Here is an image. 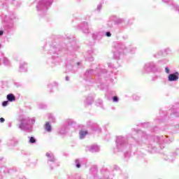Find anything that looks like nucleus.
Returning a JSON list of instances; mask_svg holds the SVG:
<instances>
[{
	"mask_svg": "<svg viewBox=\"0 0 179 179\" xmlns=\"http://www.w3.org/2000/svg\"><path fill=\"white\" fill-rule=\"evenodd\" d=\"M115 143L117 152H122L123 150H125V149H128V148L132 146V144H127L128 138L122 136H116Z\"/></svg>",
	"mask_w": 179,
	"mask_h": 179,
	"instance_id": "20e7f679",
	"label": "nucleus"
},
{
	"mask_svg": "<svg viewBox=\"0 0 179 179\" xmlns=\"http://www.w3.org/2000/svg\"><path fill=\"white\" fill-rule=\"evenodd\" d=\"M80 65V62H76L75 61L68 60L66 64V68H69V66H72V68H78Z\"/></svg>",
	"mask_w": 179,
	"mask_h": 179,
	"instance_id": "f3484780",
	"label": "nucleus"
},
{
	"mask_svg": "<svg viewBox=\"0 0 179 179\" xmlns=\"http://www.w3.org/2000/svg\"><path fill=\"white\" fill-rule=\"evenodd\" d=\"M29 138V143H36V138L34 137L31 136Z\"/></svg>",
	"mask_w": 179,
	"mask_h": 179,
	"instance_id": "473e14b6",
	"label": "nucleus"
},
{
	"mask_svg": "<svg viewBox=\"0 0 179 179\" xmlns=\"http://www.w3.org/2000/svg\"><path fill=\"white\" fill-rule=\"evenodd\" d=\"M147 148L148 152H153V150H155V147H152L151 144L147 145Z\"/></svg>",
	"mask_w": 179,
	"mask_h": 179,
	"instance_id": "c756f323",
	"label": "nucleus"
},
{
	"mask_svg": "<svg viewBox=\"0 0 179 179\" xmlns=\"http://www.w3.org/2000/svg\"><path fill=\"white\" fill-rule=\"evenodd\" d=\"M129 152H126L125 154H124V157H128L129 156Z\"/></svg>",
	"mask_w": 179,
	"mask_h": 179,
	"instance_id": "3c124183",
	"label": "nucleus"
},
{
	"mask_svg": "<svg viewBox=\"0 0 179 179\" xmlns=\"http://www.w3.org/2000/svg\"><path fill=\"white\" fill-rule=\"evenodd\" d=\"M48 119L52 121V122H55V117L52 114H48Z\"/></svg>",
	"mask_w": 179,
	"mask_h": 179,
	"instance_id": "2f4dec72",
	"label": "nucleus"
},
{
	"mask_svg": "<svg viewBox=\"0 0 179 179\" xmlns=\"http://www.w3.org/2000/svg\"><path fill=\"white\" fill-rule=\"evenodd\" d=\"M66 125L63 126L60 129L59 132L61 135H65L69 132V129L72 128V124H73V122L71 120H69L66 122Z\"/></svg>",
	"mask_w": 179,
	"mask_h": 179,
	"instance_id": "1a4fd4ad",
	"label": "nucleus"
},
{
	"mask_svg": "<svg viewBox=\"0 0 179 179\" xmlns=\"http://www.w3.org/2000/svg\"><path fill=\"white\" fill-rule=\"evenodd\" d=\"M5 22L6 25L4 26V29L6 30V31H12V30L15 29V22L6 19Z\"/></svg>",
	"mask_w": 179,
	"mask_h": 179,
	"instance_id": "9b49d317",
	"label": "nucleus"
},
{
	"mask_svg": "<svg viewBox=\"0 0 179 179\" xmlns=\"http://www.w3.org/2000/svg\"><path fill=\"white\" fill-rule=\"evenodd\" d=\"M162 2H164V3H169L170 0H162Z\"/></svg>",
	"mask_w": 179,
	"mask_h": 179,
	"instance_id": "49530a36",
	"label": "nucleus"
},
{
	"mask_svg": "<svg viewBox=\"0 0 179 179\" xmlns=\"http://www.w3.org/2000/svg\"><path fill=\"white\" fill-rule=\"evenodd\" d=\"M108 66L109 68H114V66H113V64H111V63H108Z\"/></svg>",
	"mask_w": 179,
	"mask_h": 179,
	"instance_id": "de8ad7c7",
	"label": "nucleus"
},
{
	"mask_svg": "<svg viewBox=\"0 0 179 179\" xmlns=\"http://www.w3.org/2000/svg\"><path fill=\"white\" fill-rule=\"evenodd\" d=\"M106 37H111V32L110 31L106 32Z\"/></svg>",
	"mask_w": 179,
	"mask_h": 179,
	"instance_id": "a19ab883",
	"label": "nucleus"
},
{
	"mask_svg": "<svg viewBox=\"0 0 179 179\" xmlns=\"http://www.w3.org/2000/svg\"><path fill=\"white\" fill-rule=\"evenodd\" d=\"M88 54L89 56H87L85 57L86 61H89L90 62L94 61V59L93 58V57H92V54H93V50L88 51Z\"/></svg>",
	"mask_w": 179,
	"mask_h": 179,
	"instance_id": "4be33fe9",
	"label": "nucleus"
},
{
	"mask_svg": "<svg viewBox=\"0 0 179 179\" xmlns=\"http://www.w3.org/2000/svg\"><path fill=\"white\" fill-rule=\"evenodd\" d=\"M61 51H66V49L63 48L61 50V45H53L50 50V54H52V59L48 61V63L51 66H57L62 62V59L59 57V54Z\"/></svg>",
	"mask_w": 179,
	"mask_h": 179,
	"instance_id": "7ed1b4c3",
	"label": "nucleus"
},
{
	"mask_svg": "<svg viewBox=\"0 0 179 179\" xmlns=\"http://www.w3.org/2000/svg\"><path fill=\"white\" fill-rule=\"evenodd\" d=\"M20 71L27 72V64L22 62L20 64Z\"/></svg>",
	"mask_w": 179,
	"mask_h": 179,
	"instance_id": "412c9836",
	"label": "nucleus"
},
{
	"mask_svg": "<svg viewBox=\"0 0 179 179\" xmlns=\"http://www.w3.org/2000/svg\"><path fill=\"white\" fill-rule=\"evenodd\" d=\"M14 85H15V86H16L17 87H20V86H21L20 83H15Z\"/></svg>",
	"mask_w": 179,
	"mask_h": 179,
	"instance_id": "a18cd8bd",
	"label": "nucleus"
},
{
	"mask_svg": "<svg viewBox=\"0 0 179 179\" xmlns=\"http://www.w3.org/2000/svg\"><path fill=\"white\" fill-rule=\"evenodd\" d=\"M82 163L81 159H76L75 164L77 169H80V164Z\"/></svg>",
	"mask_w": 179,
	"mask_h": 179,
	"instance_id": "c85d7f7f",
	"label": "nucleus"
},
{
	"mask_svg": "<svg viewBox=\"0 0 179 179\" xmlns=\"http://www.w3.org/2000/svg\"><path fill=\"white\" fill-rule=\"evenodd\" d=\"M8 146H16L17 145V140L13 138L8 142Z\"/></svg>",
	"mask_w": 179,
	"mask_h": 179,
	"instance_id": "393cba45",
	"label": "nucleus"
},
{
	"mask_svg": "<svg viewBox=\"0 0 179 179\" xmlns=\"http://www.w3.org/2000/svg\"><path fill=\"white\" fill-rule=\"evenodd\" d=\"M93 101H94V99H93V97L90 96L85 101V104L87 107V106H91V104L93 103Z\"/></svg>",
	"mask_w": 179,
	"mask_h": 179,
	"instance_id": "5701e85b",
	"label": "nucleus"
},
{
	"mask_svg": "<svg viewBox=\"0 0 179 179\" xmlns=\"http://www.w3.org/2000/svg\"><path fill=\"white\" fill-rule=\"evenodd\" d=\"M95 104L96 107H100L101 108L104 110V106L103 105V100L101 99L96 100Z\"/></svg>",
	"mask_w": 179,
	"mask_h": 179,
	"instance_id": "b1692460",
	"label": "nucleus"
},
{
	"mask_svg": "<svg viewBox=\"0 0 179 179\" xmlns=\"http://www.w3.org/2000/svg\"><path fill=\"white\" fill-rule=\"evenodd\" d=\"M0 36H3V31H0Z\"/></svg>",
	"mask_w": 179,
	"mask_h": 179,
	"instance_id": "5fc2aeb1",
	"label": "nucleus"
},
{
	"mask_svg": "<svg viewBox=\"0 0 179 179\" xmlns=\"http://www.w3.org/2000/svg\"><path fill=\"white\" fill-rule=\"evenodd\" d=\"M96 10H101V4L97 6Z\"/></svg>",
	"mask_w": 179,
	"mask_h": 179,
	"instance_id": "37998d69",
	"label": "nucleus"
},
{
	"mask_svg": "<svg viewBox=\"0 0 179 179\" xmlns=\"http://www.w3.org/2000/svg\"><path fill=\"white\" fill-rule=\"evenodd\" d=\"M112 99H113V101L114 103H118V100H119L118 96H113V97L112 98Z\"/></svg>",
	"mask_w": 179,
	"mask_h": 179,
	"instance_id": "c9c22d12",
	"label": "nucleus"
},
{
	"mask_svg": "<svg viewBox=\"0 0 179 179\" xmlns=\"http://www.w3.org/2000/svg\"><path fill=\"white\" fill-rule=\"evenodd\" d=\"M171 156H177V154H172L171 155L168 156V160H169V162H173V159H171Z\"/></svg>",
	"mask_w": 179,
	"mask_h": 179,
	"instance_id": "f704fd0d",
	"label": "nucleus"
},
{
	"mask_svg": "<svg viewBox=\"0 0 179 179\" xmlns=\"http://www.w3.org/2000/svg\"><path fill=\"white\" fill-rule=\"evenodd\" d=\"M85 76L89 78L91 75H94L96 78H106L107 76V71L106 69H102L100 66L96 68V69H89L87 70L85 73Z\"/></svg>",
	"mask_w": 179,
	"mask_h": 179,
	"instance_id": "423d86ee",
	"label": "nucleus"
},
{
	"mask_svg": "<svg viewBox=\"0 0 179 179\" xmlns=\"http://www.w3.org/2000/svg\"><path fill=\"white\" fill-rule=\"evenodd\" d=\"M165 72L166 73H170V69H169V67L165 68Z\"/></svg>",
	"mask_w": 179,
	"mask_h": 179,
	"instance_id": "c03bdc74",
	"label": "nucleus"
},
{
	"mask_svg": "<svg viewBox=\"0 0 179 179\" xmlns=\"http://www.w3.org/2000/svg\"><path fill=\"white\" fill-rule=\"evenodd\" d=\"M178 78H179L178 72H175L169 75L168 80L169 82H176V80H178Z\"/></svg>",
	"mask_w": 179,
	"mask_h": 179,
	"instance_id": "4468645a",
	"label": "nucleus"
},
{
	"mask_svg": "<svg viewBox=\"0 0 179 179\" xmlns=\"http://www.w3.org/2000/svg\"><path fill=\"white\" fill-rule=\"evenodd\" d=\"M9 102L8 101H3V103H2V106H3V107H6V106H8V103Z\"/></svg>",
	"mask_w": 179,
	"mask_h": 179,
	"instance_id": "58836bf2",
	"label": "nucleus"
},
{
	"mask_svg": "<svg viewBox=\"0 0 179 179\" xmlns=\"http://www.w3.org/2000/svg\"><path fill=\"white\" fill-rule=\"evenodd\" d=\"M138 136H141V138L139 139L138 144L142 145V142H148V138H149V136L145 133V131H137Z\"/></svg>",
	"mask_w": 179,
	"mask_h": 179,
	"instance_id": "9d476101",
	"label": "nucleus"
},
{
	"mask_svg": "<svg viewBox=\"0 0 179 179\" xmlns=\"http://www.w3.org/2000/svg\"><path fill=\"white\" fill-rule=\"evenodd\" d=\"M7 100H8V101H15V100H16V96L13 94H8L7 95Z\"/></svg>",
	"mask_w": 179,
	"mask_h": 179,
	"instance_id": "a878e982",
	"label": "nucleus"
},
{
	"mask_svg": "<svg viewBox=\"0 0 179 179\" xmlns=\"http://www.w3.org/2000/svg\"><path fill=\"white\" fill-rule=\"evenodd\" d=\"M162 71V68L157 67L156 64L153 62H147L143 66V72H145V73H150V72H153V73H160Z\"/></svg>",
	"mask_w": 179,
	"mask_h": 179,
	"instance_id": "0eeeda50",
	"label": "nucleus"
},
{
	"mask_svg": "<svg viewBox=\"0 0 179 179\" xmlns=\"http://www.w3.org/2000/svg\"><path fill=\"white\" fill-rule=\"evenodd\" d=\"M3 169H5V167L1 168V170H3Z\"/></svg>",
	"mask_w": 179,
	"mask_h": 179,
	"instance_id": "052dcab7",
	"label": "nucleus"
},
{
	"mask_svg": "<svg viewBox=\"0 0 179 179\" xmlns=\"http://www.w3.org/2000/svg\"><path fill=\"white\" fill-rule=\"evenodd\" d=\"M133 99H134V100L138 101L141 99V97L135 94L133 96Z\"/></svg>",
	"mask_w": 179,
	"mask_h": 179,
	"instance_id": "4c0bfd02",
	"label": "nucleus"
},
{
	"mask_svg": "<svg viewBox=\"0 0 179 179\" xmlns=\"http://www.w3.org/2000/svg\"><path fill=\"white\" fill-rule=\"evenodd\" d=\"M0 48H1V45H0Z\"/></svg>",
	"mask_w": 179,
	"mask_h": 179,
	"instance_id": "0e129e2a",
	"label": "nucleus"
},
{
	"mask_svg": "<svg viewBox=\"0 0 179 179\" xmlns=\"http://www.w3.org/2000/svg\"><path fill=\"white\" fill-rule=\"evenodd\" d=\"M115 24L118 27H125V20L122 18H118L115 20Z\"/></svg>",
	"mask_w": 179,
	"mask_h": 179,
	"instance_id": "dca6fc26",
	"label": "nucleus"
},
{
	"mask_svg": "<svg viewBox=\"0 0 179 179\" xmlns=\"http://www.w3.org/2000/svg\"><path fill=\"white\" fill-rule=\"evenodd\" d=\"M90 172L92 173V174H96V173H97V167L96 166L92 167L90 169Z\"/></svg>",
	"mask_w": 179,
	"mask_h": 179,
	"instance_id": "7c9ffc66",
	"label": "nucleus"
},
{
	"mask_svg": "<svg viewBox=\"0 0 179 179\" xmlns=\"http://www.w3.org/2000/svg\"><path fill=\"white\" fill-rule=\"evenodd\" d=\"M16 19H17V17L13 13H10L8 16L6 17V20H10V22H15Z\"/></svg>",
	"mask_w": 179,
	"mask_h": 179,
	"instance_id": "6ab92c4d",
	"label": "nucleus"
},
{
	"mask_svg": "<svg viewBox=\"0 0 179 179\" xmlns=\"http://www.w3.org/2000/svg\"><path fill=\"white\" fill-rule=\"evenodd\" d=\"M66 80H69V77H66Z\"/></svg>",
	"mask_w": 179,
	"mask_h": 179,
	"instance_id": "13d9d810",
	"label": "nucleus"
},
{
	"mask_svg": "<svg viewBox=\"0 0 179 179\" xmlns=\"http://www.w3.org/2000/svg\"><path fill=\"white\" fill-rule=\"evenodd\" d=\"M2 60L3 65L6 66H10V61L8 59V57H5L3 52H0V65L2 64Z\"/></svg>",
	"mask_w": 179,
	"mask_h": 179,
	"instance_id": "f8f14e48",
	"label": "nucleus"
},
{
	"mask_svg": "<svg viewBox=\"0 0 179 179\" xmlns=\"http://www.w3.org/2000/svg\"><path fill=\"white\" fill-rule=\"evenodd\" d=\"M1 3H3V0H1Z\"/></svg>",
	"mask_w": 179,
	"mask_h": 179,
	"instance_id": "bf43d9fd",
	"label": "nucleus"
},
{
	"mask_svg": "<svg viewBox=\"0 0 179 179\" xmlns=\"http://www.w3.org/2000/svg\"><path fill=\"white\" fill-rule=\"evenodd\" d=\"M68 50H72L73 51H75V49H74V48H69Z\"/></svg>",
	"mask_w": 179,
	"mask_h": 179,
	"instance_id": "6e6d98bb",
	"label": "nucleus"
},
{
	"mask_svg": "<svg viewBox=\"0 0 179 179\" xmlns=\"http://www.w3.org/2000/svg\"><path fill=\"white\" fill-rule=\"evenodd\" d=\"M88 125L91 126L92 131H94L95 132H98V134H100V132H101V128H100L99 124H97L96 123L89 122Z\"/></svg>",
	"mask_w": 179,
	"mask_h": 179,
	"instance_id": "2eb2a0df",
	"label": "nucleus"
},
{
	"mask_svg": "<svg viewBox=\"0 0 179 179\" xmlns=\"http://www.w3.org/2000/svg\"><path fill=\"white\" fill-rule=\"evenodd\" d=\"M17 127L21 131H25L26 132H31L33 131V126L36 123V117L30 118L23 115H20L18 118Z\"/></svg>",
	"mask_w": 179,
	"mask_h": 179,
	"instance_id": "f03ea898",
	"label": "nucleus"
},
{
	"mask_svg": "<svg viewBox=\"0 0 179 179\" xmlns=\"http://www.w3.org/2000/svg\"><path fill=\"white\" fill-rule=\"evenodd\" d=\"M88 134L87 131L81 130L79 132L80 139H84L86 135Z\"/></svg>",
	"mask_w": 179,
	"mask_h": 179,
	"instance_id": "cd10ccee",
	"label": "nucleus"
},
{
	"mask_svg": "<svg viewBox=\"0 0 179 179\" xmlns=\"http://www.w3.org/2000/svg\"><path fill=\"white\" fill-rule=\"evenodd\" d=\"M92 68H94V66H92Z\"/></svg>",
	"mask_w": 179,
	"mask_h": 179,
	"instance_id": "e2e57ef3",
	"label": "nucleus"
},
{
	"mask_svg": "<svg viewBox=\"0 0 179 179\" xmlns=\"http://www.w3.org/2000/svg\"><path fill=\"white\" fill-rule=\"evenodd\" d=\"M164 52L165 54H166V55H168V54H170L171 52V50H170V48H166L164 50Z\"/></svg>",
	"mask_w": 179,
	"mask_h": 179,
	"instance_id": "e433bc0d",
	"label": "nucleus"
},
{
	"mask_svg": "<svg viewBox=\"0 0 179 179\" xmlns=\"http://www.w3.org/2000/svg\"><path fill=\"white\" fill-rule=\"evenodd\" d=\"M38 108H41V110H44V108H47V105L44 103H40L38 105Z\"/></svg>",
	"mask_w": 179,
	"mask_h": 179,
	"instance_id": "72a5a7b5",
	"label": "nucleus"
},
{
	"mask_svg": "<svg viewBox=\"0 0 179 179\" xmlns=\"http://www.w3.org/2000/svg\"><path fill=\"white\" fill-rule=\"evenodd\" d=\"M160 78V76H155L152 78V80H157V79H159Z\"/></svg>",
	"mask_w": 179,
	"mask_h": 179,
	"instance_id": "79ce46f5",
	"label": "nucleus"
},
{
	"mask_svg": "<svg viewBox=\"0 0 179 179\" xmlns=\"http://www.w3.org/2000/svg\"><path fill=\"white\" fill-rule=\"evenodd\" d=\"M108 25L109 26V27H113V23H111L110 22L108 23Z\"/></svg>",
	"mask_w": 179,
	"mask_h": 179,
	"instance_id": "8fccbe9b",
	"label": "nucleus"
},
{
	"mask_svg": "<svg viewBox=\"0 0 179 179\" xmlns=\"http://www.w3.org/2000/svg\"><path fill=\"white\" fill-rule=\"evenodd\" d=\"M45 131H47V132H51L52 131L51 124H50V123L48 122L45 123Z\"/></svg>",
	"mask_w": 179,
	"mask_h": 179,
	"instance_id": "bb28decb",
	"label": "nucleus"
},
{
	"mask_svg": "<svg viewBox=\"0 0 179 179\" xmlns=\"http://www.w3.org/2000/svg\"><path fill=\"white\" fill-rule=\"evenodd\" d=\"M173 115H175V117H179L178 113L177 112L173 113Z\"/></svg>",
	"mask_w": 179,
	"mask_h": 179,
	"instance_id": "603ef678",
	"label": "nucleus"
},
{
	"mask_svg": "<svg viewBox=\"0 0 179 179\" xmlns=\"http://www.w3.org/2000/svg\"><path fill=\"white\" fill-rule=\"evenodd\" d=\"M0 122H5V119L3 117H1Z\"/></svg>",
	"mask_w": 179,
	"mask_h": 179,
	"instance_id": "09e8293b",
	"label": "nucleus"
},
{
	"mask_svg": "<svg viewBox=\"0 0 179 179\" xmlns=\"http://www.w3.org/2000/svg\"><path fill=\"white\" fill-rule=\"evenodd\" d=\"M46 156L48 157V163L50 164V163H55V157H54V155L50 152H47Z\"/></svg>",
	"mask_w": 179,
	"mask_h": 179,
	"instance_id": "a211bd4d",
	"label": "nucleus"
},
{
	"mask_svg": "<svg viewBox=\"0 0 179 179\" xmlns=\"http://www.w3.org/2000/svg\"><path fill=\"white\" fill-rule=\"evenodd\" d=\"M153 139L154 142H156V143H157L158 145H164V143H170V142H171V141H170V138H169V137L166 136H154Z\"/></svg>",
	"mask_w": 179,
	"mask_h": 179,
	"instance_id": "6e6552de",
	"label": "nucleus"
},
{
	"mask_svg": "<svg viewBox=\"0 0 179 179\" xmlns=\"http://www.w3.org/2000/svg\"><path fill=\"white\" fill-rule=\"evenodd\" d=\"M98 33H94V34H92V38L94 39V40H96V38H97V36H98Z\"/></svg>",
	"mask_w": 179,
	"mask_h": 179,
	"instance_id": "ea45409f",
	"label": "nucleus"
},
{
	"mask_svg": "<svg viewBox=\"0 0 179 179\" xmlns=\"http://www.w3.org/2000/svg\"><path fill=\"white\" fill-rule=\"evenodd\" d=\"M8 128H10L12 127V122H8Z\"/></svg>",
	"mask_w": 179,
	"mask_h": 179,
	"instance_id": "864d4df0",
	"label": "nucleus"
},
{
	"mask_svg": "<svg viewBox=\"0 0 179 179\" xmlns=\"http://www.w3.org/2000/svg\"><path fill=\"white\" fill-rule=\"evenodd\" d=\"M88 148H89L90 152H92V153H96V152L100 151V147L96 145L89 146Z\"/></svg>",
	"mask_w": 179,
	"mask_h": 179,
	"instance_id": "aec40b11",
	"label": "nucleus"
},
{
	"mask_svg": "<svg viewBox=\"0 0 179 179\" xmlns=\"http://www.w3.org/2000/svg\"><path fill=\"white\" fill-rule=\"evenodd\" d=\"M126 178H128V176H126Z\"/></svg>",
	"mask_w": 179,
	"mask_h": 179,
	"instance_id": "680f3d73",
	"label": "nucleus"
},
{
	"mask_svg": "<svg viewBox=\"0 0 179 179\" xmlns=\"http://www.w3.org/2000/svg\"><path fill=\"white\" fill-rule=\"evenodd\" d=\"M159 55H154V57H155V58H157V56H158Z\"/></svg>",
	"mask_w": 179,
	"mask_h": 179,
	"instance_id": "4d7b16f0",
	"label": "nucleus"
},
{
	"mask_svg": "<svg viewBox=\"0 0 179 179\" xmlns=\"http://www.w3.org/2000/svg\"><path fill=\"white\" fill-rule=\"evenodd\" d=\"M136 48H128L126 47L125 43L122 42H115L113 43V58L115 59H120V58L124 57L127 52H131V54H135Z\"/></svg>",
	"mask_w": 179,
	"mask_h": 179,
	"instance_id": "f257e3e1",
	"label": "nucleus"
},
{
	"mask_svg": "<svg viewBox=\"0 0 179 179\" xmlns=\"http://www.w3.org/2000/svg\"><path fill=\"white\" fill-rule=\"evenodd\" d=\"M78 29L82 30L83 33H89V24L86 22H83L81 24L78 25Z\"/></svg>",
	"mask_w": 179,
	"mask_h": 179,
	"instance_id": "ddd939ff",
	"label": "nucleus"
},
{
	"mask_svg": "<svg viewBox=\"0 0 179 179\" xmlns=\"http://www.w3.org/2000/svg\"><path fill=\"white\" fill-rule=\"evenodd\" d=\"M54 0H39L36 5V10L39 15H44L50 9Z\"/></svg>",
	"mask_w": 179,
	"mask_h": 179,
	"instance_id": "39448f33",
	"label": "nucleus"
}]
</instances>
